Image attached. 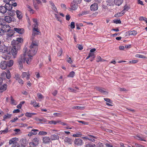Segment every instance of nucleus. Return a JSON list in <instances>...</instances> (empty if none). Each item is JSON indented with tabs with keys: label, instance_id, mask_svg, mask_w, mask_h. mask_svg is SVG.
Here are the masks:
<instances>
[{
	"label": "nucleus",
	"instance_id": "338daca9",
	"mask_svg": "<svg viewBox=\"0 0 147 147\" xmlns=\"http://www.w3.org/2000/svg\"><path fill=\"white\" fill-rule=\"evenodd\" d=\"M67 62L70 63H72V60H71L70 57H69L68 59L67 60Z\"/></svg>",
	"mask_w": 147,
	"mask_h": 147
},
{
	"label": "nucleus",
	"instance_id": "a18cd8bd",
	"mask_svg": "<svg viewBox=\"0 0 147 147\" xmlns=\"http://www.w3.org/2000/svg\"><path fill=\"white\" fill-rule=\"evenodd\" d=\"M28 9V10L30 11V12L31 14H33L34 13V10L32 9L31 7L29 5L27 6Z\"/></svg>",
	"mask_w": 147,
	"mask_h": 147
},
{
	"label": "nucleus",
	"instance_id": "f03ea898",
	"mask_svg": "<svg viewBox=\"0 0 147 147\" xmlns=\"http://www.w3.org/2000/svg\"><path fill=\"white\" fill-rule=\"evenodd\" d=\"M11 48L5 45L0 46V52L3 54V57L5 59H8L11 57Z\"/></svg>",
	"mask_w": 147,
	"mask_h": 147
},
{
	"label": "nucleus",
	"instance_id": "f8f14e48",
	"mask_svg": "<svg viewBox=\"0 0 147 147\" xmlns=\"http://www.w3.org/2000/svg\"><path fill=\"white\" fill-rule=\"evenodd\" d=\"M15 19L14 18H11L9 16H6L4 18V20L8 23H10L12 21H14Z\"/></svg>",
	"mask_w": 147,
	"mask_h": 147
},
{
	"label": "nucleus",
	"instance_id": "72a5a7b5",
	"mask_svg": "<svg viewBox=\"0 0 147 147\" xmlns=\"http://www.w3.org/2000/svg\"><path fill=\"white\" fill-rule=\"evenodd\" d=\"M135 57L137 58H139L142 59H146V57L143 55L139 54H137L135 55Z\"/></svg>",
	"mask_w": 147,
	"mask_h": 147
},
{
	"label": "nucleus",
	"instance_id": "412c9836",
	"mask_svg": "<svg viewBox=\"0 0 147 147\" xmlns=\"http://www.w3.org/2000/svg\"><path fill=\"white\" fill-rule=\"evenodd\" d=\"M7 66L10 67L12 66L14 64V61L13 60H10L7 61H6Z\"/></svg>",
	"mask_w": 147,
	"mask_h": 147
},
{
	"label": "nucleus",
	"instance_id": "de8ad7c7",
	"mask_svg": "<svg viewBox=\"0 0 147 147\" xmlns=\"http://www.w3.org/2000/svg\"><path fill=\"white\" fill-rule=\"evenodd\" d=\"M129 9V7L127 5H125L124 7V9L122 11H124V13L126 11H127Z\"/></svg>",
	"mask_w": 147,
	"mask_h": 147
},
{
	"label": "nucleus",
	"instance_id": "2eb2a0df",
	"mask_svg": "<svg viewBox=\"0 0 147 147\" xmlns=\"http://www.w3.org/2000/svg\"><path fill=\"white\" fill-rule=\"evenodd\" d=\"M7 67L6 61H2L0 63V67L2 69H5Z\"/></svg>",
	"mask_w": 147,
	"mask_h": 147
},
{
	"label": "nucleus",
	"instance_id": "9d476101",
	"mask_svg": "<svg viewBox=\"0 0 147 147\" xmlns=\"http://www.w3.org/2000/svg\"><path fill=\"white\" fill-rule=\"evenodd\" d=\"M10 6V4H5V6H1L0 7V12L4 13L7 12V9L9 6Z\"/></svg>",
	"mask_w": 147,
	"mask_h": 147
},
{
	"label": "nucleus",
	"instance_id": "6e6d98bb",
	"mask_svg": "<svg viewBox=\"0 0 147 147\" xmlns=\"http://www.w3.org/2000/svg\"><path fill=\"white\" fill-rule=\"evenodd\" d=\"M71 28V29H73L75 27V23L74 22H71V23L70 25Z\"/></svg>",
	"mask_w": 147,
	"mask_h": 147
},
{
	"label": "nucleus",
	"instance_id": "09e8293b",
	"mask_svg": "<svg viewBox=\"0 0 147 147\" xmlns=\"http://www.w3.org/2000/svg\"><path fill=\"white\" fill-rule=\"evenodd\" d=\"M39 130L37 129H32L31 131H33V133L34 134V135H36L37 134V132Z\"/></svg>",
	"mask_w": 147,
	"mask_h": 147
},
{
	"label": "nucleus",
	"instance_id": "2f4dec72",
	"mask_svg": "<svg viewBox=\"0 0 147 147\" xmlns=\"http://www.w3.org/2000/svg\"><path fill=\"white\" fill-rule=\"evenodd\" d=\"M31 104L34 107H39L38 106L39 103H37L35 100L32 101H31Z\"/></svg>",
	"mask_w": 147,
	"mask_h": 147
},
{
	"label": "nucleus",
	"instance_id": "7c9ffc66",
	"mask_svg": "<svg viewBox=\"0 0 147 147\" xmlns=\"http://www.w3.org/2000/svg\"><path fill=\"white\" fill-rule=\"evenodd\" d=\"M64 141L65 142H67L69 144H71L72 142V140L71 139L66 137L65 138Z\"/></svg>",
	"mask_w": 147,
	"mask_h": 147
},
{
	"label": "nucleus",
	"instance_id": "37998d69",
	"mask_svg": "<svg viewBox=\"0 0 147 147\" xmlns=\"http://www.w3.org/2000/svg\"><path fill=\"white\" fill-rule=\"evenodd\" d=\"M8 128L7 127L5 129L0 131V134H6L8 132Z\"/></svg>",
	"mask_w": 147,
	"mask_h": 147
},
{
	"label": "nucleus",
	"instance_id": "3c124183",
	"mask_svg": "<svg viewBox=\"0 0 147 147\" xmlns=\"http://www.w3.org/2000/svg\"><path fill=\"white\" fill-rule=\"evenodd\" d=\"M96 145L94 144H88L85 145V147H96Z\"/></svg>",
	"mask_w": 147,
	"mask_h": 147
},
{
	"label": "nucleus",
	"instance_id": "cd10ccee",
	"mask_svg": "<svg viewBox=\"0 0 147 147\" xmlns=\"http://www.w3.org/2000/svg\"><path fill=\"white\" fill-rule=\"evenodd\" d=\"M11 116L12 115L11 114L7 113L3 116V120H5L6 119H9L11 118Z\"/></svg>",
	"mask_w": 147,
	"mask_h": 147
},
{
	"label": "nucleus",
	"instance_id": "774afa93",
	"mask_svg": "<svg viewBox=\"0 0 147 147\" xmlns=\"http://www.w3.org/2000/svg\"><path fill=\"white\" fill-rule=\"evenodd\" d=\"M62 53H63V51H62V49H60V50L59 51V52L58 53V56H61L62 55Z\"/></svg>",
	"mask_w": 147,
	"mask_h": 147
},
{
	"label": "nucleus",
	"instance_id": "a19ab883",
	"mask_svg": "<svg viewBox=\"0 0 147 147\" xmlns=\"http://www.w3.org/2000/svg\"><path fill=\"white\" fill-rule=\"evenodd\" d=\"M11 104L13 105H16L17 104L16 102L13 99L12 96L11 97Z\"/></svg>",
	"mask_w": 147,
	"mask_h": 147
},
{
	"label": "nucleus",
	"instance_id": "bb28decb",
	"mask_svg": "<svg viewBox=\"0 0 147 147\" xmlns=\"http://www.w3.org/2000/svg\"><path fill=\"white\" fill-rule=\"evenodd\" d=\"M124 11H122L120 12H118L115 14L114 16L116 17H118L123 16L124 14Z\"/></svg>",
	"mask_w": 147,
	"mask_h": 147
},
{
	"label": "nucleus",
	"instance_id": "6ab92c4d",
	"mask_svg": "<svg viewBox=\"0 0 147 147\" xmlns=\"http://www.w3.org/2000/svg\"><path fill=\"white\" fill-rule=\"evenodd\" d=\"M4 30L5 32H8L10 30L11 27L8 25H5L3 26Z\"/></svg>",
	"mask_w": 147,
	"mask_h": 147
},
{
	"label": "nucleus",
	"instance_id": "a211bd4d",
	"mask_svg": "<svg viewBox=\"0 0 147 147\" xmlns=\"http://www.w3.org/2000/svg\"><path fill=\"white\" fill-rule=\"evenodd\" d=\"M49 3L50 4L51 6V8L53 10L54 12L57 13L58 11L55 5H54V3L51 1H50Z\"/></svg>",
	"mask_w": 147,
	"mask_h": 147
},
{
	"label": "nucleus",
	"instance_id": "c85d7f7f",
	"mask_svg": "<svg viewBox=\"0 0 147 147\" xmlns=\"http://www.w3.org/2000/svg\"><path fill=\"white\" fill-rule=\"evenodd\" d=\"M27 144V141L26 139H23L22 140L21 144L23 147H25Z\"/></svg>",
	"mask_w": 147,
	"mask_h": 147
},
{
	"label": "nucleus",
	"instance_id": "69168bd1",
	"mask_svg": "<svg viewBox=\"0 0 147 147\" xmlns=\"http://www.w3.org/2000/svg\"><path fill=\"white\" fill-rule=\"evenodd\" d=\"M35 75L36 76V77L38 78L40 77V74L38 72H36L35 73Z\"/></svg>",
	"mask_w": 147,
	"mask_h": 147
},
{
	"label": "nucleus",
	"instance_id": "0e129e2a",
	"mask_svg": "<svg viewBox=\"0 0 147 147\" xmlns=\"http://www.w3.org/2000/svg\"><path fill=\"white\" fill-rule=\"evenodd\" d=\"M17 81L20 84H24V81L20 78Z\"/></svg>",
	"mask_w": 147,
	"mask_h": 147
},
{
	"label": "nucleus",
	"instance_id": "c756f323",
	"mask_svg": "<svg viewBox=\"0 0 147 147\" xmlns=\"http://www.w3.org/2000/svg\"><path fill=\"white\" fill-rule=\"evenodd\" d=\"M36 113H30L27 112L25 113V115L28 117H31L33 115H35Z\"/></svg>",
	"mask_w": 147,
	"mask_h": 147
},
{
	"label": "nucleus",
	"instance_id": "864d4df0",
	"mask_svg": "<svg viewBox=\"0 0 147 147\" xmlns=\"http://www.w3.org/2000/svg\"><path fill=\"white\" fill-rule=\"evenodd\" d=\"M37 96L38 99H42L44 98L43 96L41 94L39 93L37 94Z\"/></svg>",
	"mask_w": 147,
	"mask_h": 147
},
{
	"label": "nucleus",
	"instance_id": "6e6552de",
	"mask_svg": "<svg viewBox=\"0 0 147 147\" xmlns=\"http://www.w3.org/2000/svg\"><path fill=\"white\" fill-rule=\"evenodd\" d=\"M75 146H82L84 144L83 140L80 138H76L74 141Z\"/></svg>",
	"mask_w": 147,
	"mask_h": 147
},
{
	"label": "nucleus",
	"instance_id": "bf43d9fd",
	"mask_svg": "<svg viewBox=\"0 0 147 147\" xmlns=\"http://www.w3.org/2000/svg\"><path fill=\"white\" fill-rule=\"evenodd\" d=\"M146 18L144 17H143V16L140 17L139 18V20L141 21L143 20V21H146Z\"/></svg>",
	"mask_w": 147,
	"mask_h": 147
},
{
	"label": "nucleus",
	"instance_id": "ddd939ff",
	"mask_svg": "<svg viewBox=\"0 0 147 147\" xmlns=\"http://www.w3.org/2000/svg\"><path fill=\"white\" fill-rule=\"evenodd\" d=\"M98 5L97 3H94L91 5L90 7V9L91 11H94L98 10Z\"/></svg>",
	"mask_w": 147,
	"mask_h": 147
},
{
	"label": "nucleus",
	"instance_id": "e433bc0d",
	"mask_svg": "<svg viewBox=\"0 0 147 147\" xmlns=\"http://www.w3.org/2000/svg\"><path fill=\"white\" fill-rule=\"evenodd\" d=\"M128 32L130 35L133 36L136 35L137 34V31L134 30L129 31Z\"/></svg>",
	"mask_w": 147,
	"mask_h": 147
},
{
	"label": "nucleus",
	"instance_id": "5701e85b",
	"mask_svg": "<svg viewBox=\"0 0 147 147\" xmlns=\"http://www.w3.org/2000/svg\"><path fill=\"white\" fill-rule=\"evenodd\" d=\"M17 17L19 19H20L22 18V12L19 10H17L16 11Z\"/></svg>",
	"mask_w": 147,
	"mask_h": 147
},
{
	"label": "nucleus",
	"instance_id": "473e14b6",
	"mask_svg": "<svg viewBox=\"0 0 147 147\" xmlns=\"http://www.w3.org/2000/svg\"><path fill=\"white\" fill-rule=\"evenodd\" d=\"M82 135V134L80 132H77L76 134H73L72 136L75 137H81Z\"/></svg>",
	"mask_w": 147,
	"mask_h": 147
},
{
	"label": "nucleus",
	"instance_id": "39448f33",
	"mask_svg": "<svg viewBox=\"0 0 147 147\" xmlns=\"http://www.w3.org/2000/svg\"><path fill=\"white\" fill-rule=\"evenodd\" d=\"M13 47L11 50L12 56L14 58H16L18 53V51L20 49L19 46L12 45Z\"/></svg>",
	"mask_w": 147,
	"mask_h": 147
},
{
	"label": "nucleus",
	"instance_id": "49530a36",
	"mask_svg": "<svg viewBox=\"0 0 147 147\" xmlns=\"http://www.w3.org/2000/svg\"><path fill=\"white\" fill-rule=\"evenodd\" d=\"M13 32L12 31H11L10 32H9L7 33V37H11L13 35Z\"/></svg>",
	"mask_w": 147,
	"mask_h": 147
},
{
	"label": "nucleus",
	"instance_id": "58836bf2",
	"mask_svg": "<svg viewBox=\"0 0 147 147\" xmlns=\"http://www.w3.org/2000/svg\"><path fill=\"white\" fill-rule=\"evenodd\" d=\"M113 0H107L106 2L107 3V5L109 6H111L112 5Z\"/></svg>",
	"mask_w": 147,
	"mask_h": 147
},
{
	"label": "nucleus",
	"instance_id": "ea45409f",
	"mask_svg": "<svg viewBox=\"0 0 147 147\" xmlns=\"http://www.w3.org/2000/svg\"><path fill=\"white\" fill-rule=\"evenodd\" d=\"M72 108L73 109H83L84 108V107L80 106H74Z\"/></svg>",
	"mask_w": 147,
	"mask_h": 147
},
{
	"label": "nucleus",
	"instance_id": "0eeeda50",
	"mask_svg": "<svg viewBox=\"0 0 147 147\" xmlns=\"http://www.w3.org/2000/svg\"><path fill=\"white\" fill-rule=\"evenodd\" d=\"M23 42V39L21 38H17L16 40H13L11 42V44L12 45H17V46H19L20 47V44L19 43H22Z\"/></svg>",
	"mask_w": 147,
	"mask_h": 147
},
{
	"label": "nucleus",
	"instance_id": "8fccbe9b",
	"mask_svg": "<svg viewBox=\"0 0 147 147\" xmlns=\"http://www.w3.org/2000/svg\"><path fill=\"white\" fill-rule=\"evenodd\" d=\"M48 124H53L54 125H56L57 124V121H49L48 122Z\"/></svg>",
	"mask_w": 147,
	"mask_h": 147
},
{
	"label": "nucleus",
	"instance_id": "052dcab7",
	"mask_svg": "<svg viewBox=\"0 0 147 147\" xmlns=\"http://www.w3.org/2000/svg\"><path fill=\"white\" fill-rule=\"evenodd\" d=\"M104 100L107 102L110 103H112V102L111 101V100L108 98H104Z\"/></svg>",
	"mask_w": 147,
	"mask_h": 147
},
{
	"label": "nucleus",
	"instance_id": "dca6fc26",
	"mask_svg": "<svg viewBox=\"0 0 147 147\" xmlns=\"http://www.w3.org/2000/svg\"><path fill=\"white\" fill-rule=\"evenodd\" d=\"M43 142L46 144L49 143L51 141L50 138L49 137H44L42 138Z\"/></svg>",
	"mask_w": 147,
	"mask_h": 147
},
{
	"label": "nucleus",
	"instance_id": "423d86ee",
	"mask_svg": "<svg viewBox=\"0 0 147 147\" xmlns=\"http://www.w3.org/2000/svg\"><path fill=\"white\" fill-rule=\"evenodd\" d=\"M39 138L35 137L33 139L32 142L29 143V145L30 146H33L34 147H36V146L39 144Z\"/></svg>",
	"mask_w": 147,
	"mask_h": 147
},
{
	"label": "nucleus",
	"instance_id": "4d7b16f0",
	"mask_svg": "<svg viewBox=\"0 0 147 147\" xmlns=\"http://www.w3.org/2000/svg\"><path fill=\"white\" fill-rule=\"evenodd\" d=\"M138 61L137 60H134L129 61V63H137Z\"/></svg>",
	"mask_w": 147,
	"mask_h": 147
},
{
	"label": "nucleus",
	"instance_id": "13d9d810",
	"mask_svg": "<svg viewBox=\"0 0 147 147\" xmlns=\"http://www.w3.org/2000/svg\"><path fill=\"white\" fill-rule=\"evenodd\" d=\"M82 0H74L73 2L76 4L80 3Z\"/></svg>",
	"mask_w": 147,
	"mask_h": 147
},
{
	"label": "nucleus",
	"instance_id": "20e7f679",
	"mask_svg": "<svg viewBox=\"0 0 147 147\" xmlns=\"http://www.w3.org/2000/svg\"><path fill=\"white\" fill-rule=\"evenodd\" d=\"M18 141L19 139L18 138L16 137L13 138L9 140V145L12 144V146L19 147L20 146L18 143Z\"/></svg>",
	"mask_w": 147,
	"mask_h": 147
},
{
	"label": "nucleus",
	"instance_id": "f257e3e1",
	"mask_svg": "<svg viewBox=\"0 0 147 147\" xmlns=\"http://www.w3.org/2000/svg\"><path fill=\"white\" fill-rule=\"evenodd\" d=\"M38 48V43L35 41L32 42L29 47L24 48L23 54L20 56L18 60L20 69H22L23 68V61L26 62L28 64H30L33 56L36 53Z\"/></svg>",
	"mask_w": 147,
	"mask_h": 147
},
{
	"label": "nucleus",
	"instance_id": "4468645a",
	"mask_svg": "<svg viewBox=\"0 0 147 147\" xmlns=\"http://www.w3.org/2000/svg\"><path fill=\"white\" fill-rule=\"evenodd\" d=\"M13 30L16 32L17 33L20 34H22L24 32V30L22 28H14Z\"/></svg>",
	"mask_w": 147,
	"mask_h": 147
},
{
	"label": "nucleus",
	"instance_id": "603ef678",
	"mask_svg": "<svg viewBox=\"0 0 147 147\" xmlns=\"http://www.w3.org/2000/svg\"><path fill=\"white\" fill-rule=\"evenodd\" d=\"M55 17L57 20L60 22H61V20L60 19V17L57 14H55Z\"/></svg>",
	"mask_w": 147,
	"mask_h": 147
},
{
	"label": "nucleus",
	"instance_id": "4c0bfd02",
	"mask_svg": "<svg viewBox=\"0 0 147 147\" xmlns=\"http://www.w3.org/2000/svg\"><path fill=\"white\" fill-rule=\"evenodd\" d=\"M47 133L46 132L43 131H39L38 134V135L39 136H45L47 135Z\"/></svg>",
	"mask_w": 147,
	"mask_h": 147
},
{
	"label": "nucleus",
	"instance_id": "1a4fd4ad",
	"mask_svg": "<svg viewBox=\"0 0 147 147\" xmlns=\"http://www.w3.org/2000/svg\"><path fill=\"white\" fill-rule=\"evenodd\" d=\"M12 8V5L10 4V6H9L8 8L7 9V13L11 16H13L15 15V11L14 10H11Z\"/></svg>",
	"mask_w": 147,
	"mask_h": 147
},
{
	"label": "nucleus",
	"instance_id": "c9c22d12",
	"mask_svg": "<svg viewBox=\"0 0 147 147\" xmlns=\"http://www.w3.org/2000/svg\"><path fill=\"white\" fill-rule=\"evenodd\" d=\"M88 136H89L88 140L92 142L95 141L94 138H96L95 137L90 135H88Z\"/></svg>",
	"mask_w": 147,
	"mask_h": 147
},
{
	"label": "nucleus",
	"instance_id": "393cba45",
	"mask_svg": "<svg viewBox=\"0 0 147 147\" xmlns=\"http://www.w3.org/2000/svg\"><path fill=\"white\" fill-rule=\"evenodd\" d=\"M6 72L4 71L3 72L1 75V77L0 78V81L2 82L3 79H5L6 78Z\"/></svg>",
	"mask_w": 147,
	"mask_h": 147
},
{
	"label": "nucleus",
	"instance_id": "79ce46f5",
	"mask_svg": "<svg viewBox=\"0 0 147 147\" xmlns=\"http://www.w3.org/2000/svg\"><path fill=\"white\" fill-rule=\"evenodd\" d=\"M105 60L102 59L99 56H97L96 59V61L97 62H99V61H104Z\"/></svg>",
	"mask_w": 147,
	"mask_h": 147
},
{
	"label": "nucleus",
	"instance_id": "7ed1b4c3",
	"mask_svg": "<svg viewBox=\"0 0 147 147\" xmlns=\"http://www.w3.org/2000/svg\"><path fill=\"white\" fill-rule=\"evenodd\" d=\"M32 20L34 23V24L33 25V32L32 35V36H34L35 35L38 34L40 32L38 28V24L37 19L33 18Z\"/></svg>",
	"mask_w": 147,
	"mask_h": 147
},
{
	"label": "nucleus",
	"instance_id": "f3484780",
	"mask_svg": "<svg viewBox=\"0 0 147 147\" xmlns=\"http://www.w3.org/2000/svg\"><path fill=\"white\" fill-rule=\"evenodd\" d=\"M22 78H25L27 80H28L29 78L30 74L28 72H24L22 73Z\"/></svg>",
	"mask_w": 147,
	"mask_h": 147
},
{
	"label": "nucleus",
	"instance_id": "a878e982",
	"mask_svg": "<svg viewBox=\"0 0 147 147\" xmlns=\"http://www.w3.org/2000/svg\"><path fill=\"white\" fill-rule=\"evenodd\" d=\"M96 89L97 90H98L100 92L104 93V94H107V92L104 90L103 89L99 87H96Z\"/></svg>",
	"mask_w": 147,
	"mask_h": 147
},
{
	"label": "nucleus",
	"instance_id": "680f3d73",
	"mask_svg": "<svg viewBox=\"0 0 147 147\" xmlns=\"http://www.w3.org/2000/svg\"><path fill=\"white\" fill-rule=\"evenodd\" d=\"M114 22L116 24H121V21L120 20H114Z\"/></svg>",
	"mask_w": 147,
	"mask_h": 147
},
{
	"label": "nucleus",
	"instance_id": "f704fd0d",
	"mask_svg": "<svg viewBox=\"0 0 147 147\" xmlns=\"http://www.w3.org/2000/svg\"><path fill=\"white\" fill-rule=\"evenodd\" d=\"M5 76L6 78L8 79L10 78L11 77V74L9 70H7V73H6Z\"/></svg>",
	"mask_w": 147,
	"mask_h": 147
},
{
	"label": "nucleus",
	"instance_id": "b1692460",
	"mask_svg": "<svg viewBox=\"0 0 147 147\" xmlns=\"http://www.w3.org/2000/svg\"><path fill=\"white\" fill-rule=\"evenodd\" d=\"M123 1V0H114V2L116 5L119 6L122 4Z\"/></svg>",
	"mask_w": 147,
	"mask_h": 147
},
{
	"label": "nucleus",
	"instance_id": "5fc2aeb1",
	"mask_svg": "<svg viewBox=\"0 0 147 147\" xmlns=\"http://www.w3.org/2000/svg\"><path fill=\"white\" fill-rule=\"evenodd\" d=\"M57 123H59L61 125H66V123H65L64 122H62L60 120L57 121Z\"/></svg>",
	"mask_w": 147,
	"mask_h": 147
},
{
	"label": "nucleus",
	"instance_id": "4be33fe9",
	"mask_svg": "<svg viewBox=\"0 0 147 147\" xmlns=\"http://www.w3.org/2000/svg\"><path fill=\"white\" fill-rule=\"evenodd\" d=\"M71 7L72 10H76L77 8V4L75 3L74 2L72 3L71 4Z\"/></svg>",
	"mask_w": 147,
	"mask_h": 147
},
{
	"label": "nucleus",
	"instance_id": "c03bdc74",
	"mask_svg": "<svg viewBox=\"0 0 147 147\" xmlns=\"http://www.w3.org/2000/svg\"><path fill=\"white\" fill-rule=\"evenodd\" d=\"M75 74V73L74 71H72L67 76V77L70 78H73Z\"/></svg>",
	"mask_w": 147,
	"mask_h": 147
},
{
	"label": "nucleus",
	"instance_id": "e2e57ef3",
	"mask_svg": "<svg viewBox=\"0 0 147 147\" xmlns=\"http://www.w3.org/2000/svg\"><path fill=\"white\" fill-rule=\"evenodd\" d=\"M20 75L19 74H16L14 78L17 80H18L20 78Z\"/></svg>",
	"mask_w": 147,
	"mask_h": 147
},
{
	"label": "nucleus",
	"instance_id": "9b49d317",
	"mask_svg": "<svg viewBox=\"0 0 147 147\" xmlns=\"http://www.w3.org/2000/svg\"><path fill=\"white\" fill-rule=\"evenodd\" d=\"M7 85L6 84H2V82H0V92H2L6 90Z\"/></svg>",
	"mask_w": 147,
	"mask_h": 147
},
{
	"label": "nucleus",
	"instance_id": "aec40b11",
	"mask_svg": "<svg viewBox=\"0 0 147 147\" xmlns=\"http://www.w3.org/2000/svg\"><path fill=\"white\" fill-rule=\"evenodd\" d=\"M59 138V137L57 135L55 134L52 135L51 136L50 139L51 140H58Z\"/></svg>",
	"mask_w": 147,
	"mask_h": 147
}]
</instances>
